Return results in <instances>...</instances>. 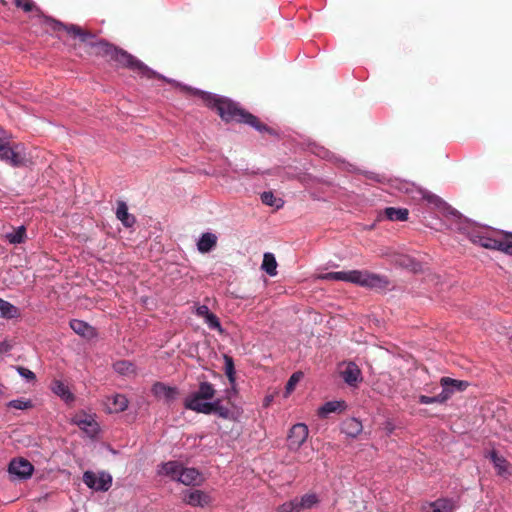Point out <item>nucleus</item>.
<instances>
[{
  "mask_svg": "<svg viewBox=\"0 0 512 512\" xmlns=\"http://www.w3.org/2000/svg\"><path fill=\"white\" fill-rule=\"evenodd\" d=\"M45 22L53 31L65 30L68 34H71L74 37H79L81 42L96 48L99 55L109 56L121 66L137 72L141 77H145L147 79L159 78L169 83H175L189 94L199 96L208 107L215 109L222 120L226 122L236 121L248 124L259 132L273 134V130L270 127L261 123L256 116L245 111L238 103L230 100L229 98L182 85L172 79H168L148 67L144 62L137 59L127 51L118 48L105 40H96L94 34L83 31L78 25H66L49 17L46 18Z\"/></svg>",
  "mask_w": 512,
  "mask_h": 512,
  "instance_id": "obj_1",
  "label": "nucleus"
},
{
  "mask_svg": "<svg viewBox=\"0 0 512 512\" xmlns=\"http://www.w3.org/2000/svg\"><path fill=\"white\" fill-rule=\"evenodd\" d=\"M318 278L326 281L350 282L361 287L379 290H384L389 285V280L386 276L362 270L328 272L319 275Z\"/></svg>",
  "mask_w": 512,
  "mask_h": 512,
  "instance_id": "obj_2",
  "label": "nucleus"
},
{
  "mask_svg": "<svg viewBox=\"0 0 512 512\" xmlns=\"http://www.w3.org/2000/svg\"><path fill=\"white\" fill-rule=\"evenodd\" d=\"M492 232L479 227H471L466 233L473 243L486 249L501 251L506 255L512 256V232L501 231L506 239H496L492 236Z\"/></svg>",
  "mask_w": 512,
  "mask_h": 512,
  "instance_id": "obj_3",
  "label": "nucleus"
},
{
  "mask_svg": "<svg viewBox=\"0 0 512 512\" xmlns=\"http://www.w3.org/2000/svg\"><path fill=\"white\" fill-rule=\"evenodd\" d=\"M215 394L216 390L213 384L207 381H201L198 389L190 393L184 399V407L187 410L202 413L204 410L203 407L214 398Z\"/></svg>",
  "mask_w": 512,
  "mask_h": 512,
  "instance_id": "obj_4",
  "label": "nucleus"
},
{
  "mask_svg": "<svg viewBox=\"0 0 512 512\" xmlns=\"http://www.w3.org/2000/svg\"><path fill=\"white\" fill-rule=\"evenodd\" d=\"M0 160L8 163L13 167H19L26 161L25 148L22 144L10 146L0 137Z\"/></svg>",
  "mask_w": 512,
  "mask_h": 512,
  "instance_id": "obj_5",
  "label": "nucleus"
},
{
  "mask_svg": "<svg viewBox=\"0 0 512 512\" xmlns=\"http://www.w3.org/2000/svg\"><path fill=\"white\" fill-rule=\"evenodd\" d=\"M112 481L113 479L111 474L105 471L95 473L88 470L83 473L84 484L94 491H108L112 486Z\"/></svg>",
  "mask_w": 512,
  "mask_h": 512,
  "instance_id": "obj_6",
  "label": "nucleus"
},
{
  "mask_svg": "<svg viewBox=\"0 0 512 512\" xmlns=\"http://www.w3.org/2000/svg\"><path fill=\"white\" fill-rule=\"evenodd\" d=\"M34 471V466L25 458L18 457L10 461L8 472L12 480H27Z\"/></svg>",
  "mask_w": 512,
  "mask_h": 512,
  "instance_id": "obj_7",
  "label": "nucleus"
},
{
  "mask_svg": "<svg viewBox=\"0 0 512 512\" xmlns=\"http://www.w3.org/2000/svg\"><path fill=\"white\" fill-rule=\"evenodd\" d=\"M308 427L304 423L293 425L289 431L287 442L291 451H297L308 437Z\"/></svg>",
  "mask_w": 512,
  "mask_h": 512,
  "instance_id": "obj_8",
  "label": "nucleus"
},
{
  "mask_svg": "<svg viewBox=\"0 0 512 512\" xmlns=\"http://www.w3.org/2000/svg\"><path fill=\"white\" fill-rule=\"evenodd\" d=\"M204 410L202 414L205 415H217L219 418L226 419V420H233L234 412L228 408L227 406H224L222 404V400L220 398L212 399L208 402L204 407Z\"/></svg>",
  "mask_w": 512,
  "mask_h": 512,
  "instance_id": "obj_9",
  "label": "nucleus"
},
{
  "mask_svg": "<svg viewBox=\"0 0 512 512\" xmlns=\"http://www.w3.org/2000/svg\"><path fill=\"white\" fill-rule=\"evenodd\" d=\"M152 393L155 397L163 399L166 403H172L179 395V390L175 386H169L162 382H156L152 386Z\"/></svg>",
  "mask_w": 512,
  "mask_h": 512,
  "instance_id": "obj_10",
  "label": "nucleus"
},
{
  "mask_svg": "<svg viewBox=\"0 0 512 512\" xmlns=\"http://www.w3.org/2000/svg\"><path fill=\"white\" fill-rule=\"evenodd\" d=\"M456 502L452 498H439L422 506L424 512H453Z\"/></svg>",
  "mask_w": 512,
  "mask_h": 512,
  "instance_id": "obj_11",
  "label": "nucleus"
},
{
  "mask_svg": "<svg viewBox=\"0 0 512 512\" xmlns=\"http://www.w3.org/2000/svg\"><path fill=\"white\" fill-rule=\"evenodd\" d=\"M128 399L124 394L116 393L105 398L104 404L108 413H120L127 409Z\"/></svg>",
  "mask_w": 512,
  "mask_h": 512,
  "instance_id": "obj_12",
  "label": "nucleus"
},
{
  "mask_svg": "<svg viewBox=\"0 0 512 512\" xmlns=\"http://www.w3.org/2000/svg\"><path fill=\"white\" fill-rule=\"evenodd\" d=\"M184 501L190 506L204 508L211 503V497L208 493L201 490H188Z\"/></svg>",
  "mask_w": 512,
  "mask_h": 512,
  "instance_id": "obj_13",
  "label": "nucleus"
},
{
  "mask_svg": "<svg viewBox=\"0 0 512 512\" xmlns=\"http://www.w3.org/2000/svg\"><path fill=\"white\" fill-rule=\"evenodd\" d=\"M341 377L344 382L351 387H356L363 379L360 368L354 362H349L345 366L341 371Z\"/></svg>",
  "mask_w": 512,
  "mask_h": 512,
  "instance_id": "obj_14",
  "label": "nucleus"
},
{
  "mask_svg": "<svg viewBox=\"0 0 512 512\" xmlns=\"http://www.w3.org/2000/svg\"><path fill=\"white\" fill-rule=\"evenodd\" d=\"M420 193L422 198L425 199L429 204L433 205L434 207L438 208L439 210L443 211L446 214L458 216V212L436 194H433L426 190H420Z\"/></svg>",
  "mask_w": 512,
  "mask_h": 512,
  "instance_id": "obj_15",
  "label": "nucleus"
},
{
  "mask_svg": "<svg viewBox=\"0 0 512 512\" xmlns=\"http://www.w3.org/2000/svg\"><path fill=\"white\" fill-rule=\"evenodd\" d=\"M440 384L442 387L441 393L445 392L447 389L448 399L456 392V391H464L468 386L466 381L455 380L450 377H442L440 380Z\"/></svg>",
  "mask_w": 512,
  "mask_h": 512,
  "instance_id": "obj_16",
  "label": "nucleus"
},
{
  "mask_svg": "<svg viewBox=\"0 0 512 512\" xmlns=\"http://www.w3.org/2000/svg\"><path fill=\"white\" fill-rule=\"evenodd\" d=\"M51 391L60 397L65 403H71L74 401V394L70 391L69 387L61 380L54 379L51 382Z\"/></svg>",
  "mask_w": 512,
  "mask_h": 512,
  "instance_id": "obj_17",
  "label": "nucleus"
},
{
  "mask_svg": "<svg viewBox=\"0 0 512 512\" xmlns=\"http://www.w3.org/2000/svg\"><path fill=\"white\" fill-rule=\"evenodd\" d=\"M487 457L493 463V466L499 476L506 477L510 475V464L503 456H500L495 450H492L489 452Z\"/></svg>",
  "mask_w": 512,
  "mask_h": 512,
  "instance_id": "obj_18",
  "label": "nucleus"
},
{
  "mask_svg": "<svg viewBox=\"0 0 512 512\" xmlns=\"http://www.w3.org/2000/svg\"><path fill=\"white\" fill-rule=\"evenodd\" d=\"M183 465L178 461H168L160 465L158 474L167 476L171 480L178 481Z\"/></svg>",
  "mask_w": 512,
  "mask_h": 512,
  "instance_id": "obj_19",
  "label": "nucleus"
},
{
  "mask_svg": "<svg viewBox=\"0 0 512 512\" xmlns=\"http://www.w3.org/2000/svg\"><path fill=\"white\" fill-rule=\"evenodd\" d=\"M71 329L81 337L91 339L96 336L95 329L87 322L79 319H73L70 321Z\"/></svg>",
  "mask_w": 512,
  "mask_h": 512,
  "instance_id": "obj_20",
  "label": "nucleus"
},
{
  "mask_svg": "<svg viewBox=\"0 0 512 512\" xmlns=\"http://www.w3.org/2000/svg\"><path fill=\"white\" fill-rule=\"evenodd\" d=\"M116 217L126 228H131L136 222V218L128 212V206L124 201H118Z\"/></svg>",
  "mask_w": 512,
  "mask_h": 512,
  "instance_id": "obj_21",
  "label": "nucleus"
},
{
  "mask_svg": "<svg viewBox=\"0 0 512 512\" xmlns=\"http://www.w3.org/2000/svg\"><path fill=\"white\" fill-rule=\"evenodd\" d=\"M217 244V236L211 232L203 233L197 241V249L200 253H208Z\"/></svg>",
  "mask_w": 512,
  "mask_h": 512,
  "instance_id": "obj_22",
  "label": "nucleus"
},
{
  "mask_svg": "<svg viewBox=\"0 0 512 512\" xmlns=\"http://www.w3.org/2000/svg\"><path fill=\"white\" fill-rule=\"evenodd\" d=\"M201 481V475L195 468L183 467L179 475L178 482L184 485H196Z\"/></svg>",
  "mask_w": 512,
  "mask_h": 512,
  "instance_id": "obj_23",
  "label": "nucleus"
},
{
  "mask_svg": "<svg viewBox=\"0 0 512 512\" xmlns=\"http://www.w3.org/2000/svg\"><path fill=\"white\" fill-rule=\"evenodd\" d=\"M361 421L356 418L346 419L341 426V431L349 437L355 438L362 432Z\"/></svg>",
  "mask_w": 512,
  "mask_h": 512,
  "instance_id": "obj_24",
  "label": "nucleus"
},
{
  "mask_svg": "<svg viewBox=\"0 0 512 512\" xmlns=\"http://www.w3.org/2000/svg\"><path fill=\"white\" fill-rule=\"evenodd\" d=\"M346 407H347V404L343 400L328 401L319 408L318 415L322 418H325L331 413L341 412V411L345 410Z\"/></svg>",
  "mask_w": 512,
  "mask_h": 512,
  "instance_id": "obj_25",
  "label": "nucleus"
},
{
  "mask_svg": "<svg viewBox=\"0 0 512 512\" xmlns=\"http://www.w3.org/2000/svg\"><path fill=\"white\" fill-rule=\"evenodd\" d=\"M394 263L399 267L409 269L413 272H417L418 270L421 269V264L409 255H395Z\"/></svg>",
  "mask_w": 512,
  "mask_h": 512,
  "instance_id": "obj_26",
  "label": "nucleus"
},
{
  "mask_svg": "<svg viewBox=\"0 0 512 512\" xmlns=\"http://www.w3.org/2000/svg\"><path fill=\"white\" fill-rule=\"evenodd\" d=\"M20 316L19 309L8 301L0 298V317L14 319Z\"/></svg>",
  "mask_w": 512,
  "mask_h": 512,
  "instance_id": "obj_27",
  "label": "nucleus"
},
{
  "mask_svg": "<svg viewBox=\"0 0 512 512\" xmlns=\"http://www.w3.org/2000/svg\"><path fill=\"white\" fill-rule=\"evenodd\" d=\"M384 214L390 221H406L409 212L406 208L387 207L384 210Z\"/></svg>",
  "mask_w": 512,
  "mask_h": 512,
  "instance_id": "obj_28",
  "label": "nucleus"
},
{
  "mask_svg": "<svg viewBox=\"0 0 512 512\" xmlns=\"http://www.w3.org/2000/svg\"><path fill=\"white\" fill-rule=\"evenodd\" d=\"M224 364H225V374L228 378L229 384L232 386L233 391L235 392V386H237V384H236V371H235V365H234L233 358L228 355H224Z\"/></svg>",
  "mask_w": 512,
  "mask_h": 512,
  "instance_id": "obj_29",
  "label": "nucleus"
},
{
  "mask_svg": "<svg viewBox=\"0 0 512 512\" xmlns=\"http://www.w3.org/2000/svg\"><path fill=\"white\" fill-rule=\"evenodd\" d=\"M261 268L269 275L275 276L277 274V262L272 253H265Z\"/></svg>",
  "mask_w": 512,
  "mask_h": 512,
  "instance_id": "obj_30",
  "label": "nucleus"
},
{
  "mask_svg": "<svg viewBox=\"0 0 512 512\" xmlns=\"http://www.w3.org/2000/svg\"><path fill=\"white\" fill-rule=\"evenodd\" d=\"M261 201L267 206L280 209L284 206V201L281 198L275 197L272 191H264L261 196Z\"/></svg>",
  "mask_w": 512,
  "mask_h": 512,
  "instance_id": "obj_31",
  "label": "nucleus"
},
{
  "mask_svg": "<svg viewBox=\"0 0 512 512\" xmlns=\"http://www.w3.org/2000/svg\"><path fill=\"white\" fill-rule=\"evenodd\" d=\"M6 239L11 244H21L25 241L26 238V229L24 226H19L17 229H14L12 232L6 234Z\"/></svg>",
  "mask_w": 512,
  "mask_h": 512,
  "instance_id": "obj_32",
  "label": "nucleus"
},
{
  "mask_svg": "<svg viewBox=\"0 0 512 512\" xmlns=\"http://www.w3.org/2000/svg\"><path fill=\"white\" fill-rule=\"evenodd\" d=\"M113 368H114L115 372H117L120 375H124V376L134 373V370H135L133 363H131L130 361H127V360L116 361L113 364Z\"/></svg>",
  "mask_w": 512,
  "mask_h": 512,
  "instance_id": "obj_33",
  "label": "nucleus"
},
{
  "mask_svg": "<svg viewBox=\"0 0 512 512\" xmlns=\"http://www.w3.org/2000/svg\"><path fill=\"white\" fill-rule=\"evenodd\" d=\"M319 503V498L315 493H308L299 498L301 510L311 509Z\"/></svg>",
  "mask_w": 512,
  "mask_h": 512,
  "instance_id": "obj_34",
  "label": "nucleus"
},
{
  "mask_svg": "<svg viewBox=\"0 0 512 512\" xmlns=\"http://www.w3.org/2000/svg\"><path fill=\"white\" fill-rule=\"evenodd\" d=\"M447 389H445L444 393H440L436 396H426V395H420L419 396V403L421 404H433V403H444L448 400L447 396Z\"/></svg>",
  "mask_w": 512,
  "mask_h": 512,
  "instance_id": "obj_35",
  "label": "nucleus"
},
{
  "mask_svg": "<svg viewBox=\"0 0 512 512\" xmlns=\"http://www.w3.org/2000/svg\"><path fill=\"white\" fill-rule=\"evenodd\" d=\"M277 512H300L299 498L295 497L281 505L276 509Z\"/></svg>",
  "mask_w": 512,
  "mask_h": 512,
  "instance_id": "obj_36",
  "label": "nucleus"
},
{
  "mask_svg": "<svg viewBox=\"0 0 512 512\" xmlns=\"http://www.w3.org/2000/svg\"><path fill=\"white\" fill-rule=\"evenodd\" d=\"M7 407L18 410H27L33 407V403L30 399L17 398L9 401L7 403Z\"/></svg>",
  "mask_w": 512,
  "mask_h": 512,
  "instance_id": "obj_37",
  "label": "nucleus"
},
{
  "mask_svg": "<svg viewBox=\"0 0 512 512\" xmlns=\"http://www.w3.org/2000/svg\"><path fill=\"white\" fill-rule=\"evenodd\" d=\"M301 378H302L301 372H295L290 376V378L288 379L286 386H285V397H287L294 391L297 383L300 381Z\"/></svg>",
  "mask_w": 512,
  "mask_h": 512,
  "instance_id": "obj_38",
  "label": "nucleus"
},
{
  "mask_svg": "<svg viewBox=\"0 0 512 512\" xmlns=\"http://www.w3.org/2000/svg\"><path fill=\"white\" fill-rule=\"evenodd\" d=\"M204 321L210 329L222 331L220 320L214 313L208 315Z\"/></svg>",
  "mask_w": 512,
  "mask_h": 512,
  "instance_id": "obj_39",
  "label": "nucleus"
},
{
  "mask_svg": "<svg viewBox=\"0 0 512 512\" xmlns=\"http://www.w3.org/2000/svg\"><path fill=\"white\" fill-rule=\"evenodd\" d=\"M78 425L88 433L94 434L97 432V424L93 420L83 419L78 422Z\"/></svg>",
  "mask_w": 512,
  "mask_h": 512,
  "instance_id": "obj_40",
  "label": "nucleus"
},
{
  "mask_svg": "<svg viewBox=\"0 0 512 512\" xmlns=\"http://www.w3.org/2000/svg\"><path fill=\"white\" fill-rule=\"evenodd\" d=\"M14 4L25 12L33 11L35 5L32 0H13Z\"/></svg>",
  "mask_w": 512,
  "mask_h": 512,
  "instance_id": "obj_41",
  "label": "nucleus"
},
{
  "mask_svg": "<svg viewBox=\"0 0 512 512\" xmlns=\"http://www.w3.org/2000/svg\"><path fill=\"white\" fill-rule=\"evenodd\" d=\"M17 371H18L19 375L21 377L25 378L27 381H32V380H35V378H36L34 372L29 370L28 368L19 366V367H17Z\"/></svg>",
  "mask_w": 512,
  "mask_h": 512,
  "instance_id": "obj_42",
  "label": "nucleus"
},
{
  "mask_svg": "<svg viewBox=\"0 0 512 512\" xmlns=\"http://www.w3.org/2000/svg\"><path fill=\"white\" fill-rule=\"evenodd\" d=\"M212 312H210L208 306L206 305H200L196 308V315L202 318H206L208 315H210Z\"/></svg>",
  "mask_w": 512,
  "mask_h": 512,
  "instance_id": "obj_43",
  "label": "nucleus"
},
{
  "mask_svg": "<svg viewBox=\"0 0 512 512\" xmlns=\"http://www.w3.org/2000/svg\"><path fill=\"white\" fill-rule=\"evenodd\" d=\"M237 394V388L235 387V392L233 391L232 386L230 385V388L225 390V398L227 400H231L235 395Z\"/></svg>",
  "mask_w": 512,
  "mask_h": 512,
  "instance_id": "obj_44",
  "label": "nucleus"
},
{
  "mask_svg": "<svg viewBox=\"0 0 512 512\" xmlns=\"http://www.w3.org/2000/svg\"><path fill=\"white\" fill-rule=\"evenodd\" d=\"M11 349V345L7 341L0 342V353H7Z\"/></svg>",
  "mask_w": 512,
  "mask_h": 512,
  "instance_id": "obj_45",
  "label": "nucleus"
},
{
  "mask_svg": "<svg viewBox=\"0 0 512 512\" xmlns=\"http://www.w3.org/2000/svg\"><path fill=\"white\" fill-rule=\"evenodd\" d=\"M272 400H273V397L271 395L270 396H266L264 398V406H268L271 403Z\"/></svg>",
  "mask_w": 512,
  "mask_h": 512,
  "instance_id": "obj_46",
  "label": "nucleus"
},
{
  "mask_svg": "<svg viewBox=\"0 0 512 512\" xmlns=\"http://www.w3.org/2000/svg\"><path fill=\"white\" fill-rule=\"evenodd\" d=\"M409 184L408 183H404L403 184V190H405V192H409V188H408ZM402 190V188H400Z\"/></svg>",
  "mask_w": 512,
  "mask_h": 512,
  "instance_id": "obj_47",
  "label": "nucleus"
},
{
  "mask_svg": "<svg viewBox=\"0 0 512 512\" xmlns=\"http://www.w3.org/2000/svg\"><path fill=\"white\" fill-rule=\"evenodd\" d=\"M4 392V386L3 385H0V395H2Z\"/></svg>",
  "mask_w": 512,
  "mask_h": 512,
  "instance_id": "obj_48",
  "label": "nucleus"
},
{
  "mask_svg": "<svg viewBox=\"0 0 512 512\" xmlns=\"http://www.w3.org/2000/svg\"><path fill=\"white\" fill-rule=\"evenodd\" d=\"M327 151H324L323 154H321L322 157H326Z\"/></svg>",
  "mask_w": 512,
  "mask_h": 512,
  "instance_id": "obj_49",
  "label": "nucleus"
},
{
  "mask_svg": "<svg viewBox=\"0 0 512 512\" xmlns=\"http://www.w3.org/2000/svg\"><path fill=\"white\" fill-rule=\"evenodd\" d=\"M2 132H3V130L0 128V133H2Z\"/></svg>",
  "mask_w": 512,
  "mask_h": 512,
  "instance_id": "obj_50",
  "label": "nucleus"
}]
</instances>
